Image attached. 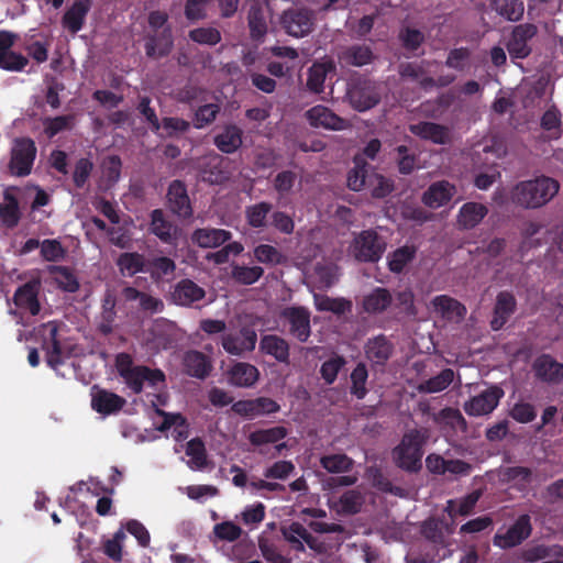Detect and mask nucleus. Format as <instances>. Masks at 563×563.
<instances>
[{
    "label": "nucleus",
    "instance_id": "obj_1",
    "mask_svg": "<svg viewBox=\"0 0 563 563\" xmlns=\"http://www.w3.org/2000/svg\"><path fill=\"white\" fill-rule=\"evenodd\" d=\"M559 187V183L550 177L522 181L514 188L512 200L526 208H539L558 194Z\"/></svg>",
    "mask_w": 563,
    "mask_h": 563
},
{
    "label": "nucleus",
    "instance_id": "obj_2",
    "mask_svg": "<svg viewBox=\"0 0 563 563\" xmlns=\"http://www.w3.org/2000/svg\"><path fill=\"white\" fill-rule=\"evenodd\" d=\"M115 367L128 386L135 393H140L144 384L158 386L165 380L162 371L150 369L145 366H134L131 356L125 353H121L117 356Z\"/></svg>",
    "mask_w": 563,
    "mask_h": 563
},
{
    "label": "nucleus",
    "instance_id": "obj_3",
    "mask_svg": "<svg viewBox=\"0 0 563 563\" xmlns=\"http://www.w3.org/2000/svg\"><path fill=\"white\" fill-rule=\"evenodd\" d=\"M429 439L427 429L412 430L406 433L400 444L394 450L396 464L409 471H415L421 465L422 445Z\"/></svg>",
    "mask_w": 563,
    "mask_h": 563
},
{
    "label": "nucleus",
    "instance_id": "obj_4",
    "mask_svg": "<svg viewBox=\"0 0 563 563\" xmlns=\"http://www.w3.org/2000/svg\"><path fill=\"white\" fill-rule=\"evenodd\" d=\"M386 247L387 243L384 238L369 229L357 233L353 238L347 253L357 262L375 263L382 258Z\"/></svg>",
    "mask_w": 563,
    "mask_h": 563
},
{
    "label": "nucleus",
    "instance_id": "obj_5",
    "mask_svg": "<svg viewBox=\"0 0 563 563\" xmlns=\"http://www.w3.org/2000/svg\"><path fill=\"white\" fill-rule=\"evenodd\" d=\"M36 155V147L31 139H18L11 151L10 170L15 176H26L31 173Z\"/></svg>",
    "mask_w": 563,
    "mask_h": 563
},
{
    "label": "nucleus",
    "instance_id": "obj_6",
    "mask_svg": "<svg viewBox=\"0 0 563 563\" xmlns=\"http://www.w3.org/2000/svg\"><path fill=\"white\" fill-rule=\"evenodd\" d=\"M503 396L504 390L500 387L490 386L466 401L463 406L464 411L474 417L488 415L497 407Z\"/></svg>",
    "mask_w": 563,
    "mask_h": 563
},
{
    "label": "nucleus",
    "instance_id": "obj_7",
    "mask_svg": "<svg viewBox=\"0 0 563 563\" xmlns=\"http://www.w3.org/2000/svg\"><path fill=\"white\" fill-rule=\"evenodd\" d=\"M280 532L284 539L296 551H305V544L310 549L322 552V545L317 539L299 522H290L280 527Z\"/></svg>",
    "mask_w": 563,
    "mask_h": 563
},
{
    "label": "nucleus",
    "instance_id": "obj_8",
    "mask_svg": "<svg viewBox=\"0 0 563 563\" xmlns=\"http://www.w3.org/2000/svg\"><path fill=\"white\" fill-rule=\"evenodd\" d=\"M531 533L530 517L520 516L516 522L505 532L498 531L494 537V544L501 549H508L520 544Z\"/></svg>",
    "mask_w": 563,
    "mask_h": 563
},
{
    "label": "nucleus",
    "instance_id": "obj_9",
    "mask_svg": "<svg viewBox=\"0 0 563 563\" xmlns=\"http://www.w3.org/2000/svg\"><path fill=\"white\" fill-rule=\"evenodd\" d=\"M305 117L309 124L316 129L341 131L349 126L346 120L340 118L332 110L321 104L307 110Z\"/></svg>",
    "mask_w": 563,
    "mask_h": 563
},
{
    "label": "nucleus",
    "instance_id": "obj_10",
    "mask_svg": "<svg viewBox=\"0 0 563 563\" xmlns=\"http://www.w3.org/2000/svg\"><path fill=\"white\" fill-rule=\"evenodd\" d=\"M456 194L455 185L448 180H439L431 184L422 194V203L430 209H439L446 206Z\"/></svg>",
    "mask_w": 563,
    "mask_h": 563
},
{
    "label": "nucleus",
    "instance_id": "obj_11",
    "mask_svg": "<svg viewBox=\"0 0 563 563\" xmlns=\"http://www.w3.org/2000/svg\"><path fill=\"white\" fill-rule=\"evenodd\" d=\"M15 41L13 33L0 32V68L10 71H20L27 65V58L14 53L11 47Z\"/></svg>",
    "mask_w": 563,
    "mask_h": 563
},
{
    "label": "nucleus",
    "instance_id": "obj_12",
    "mask_svg": "<svg viewBox=\"0 0 563 563\" xmlns=\"http://www.w3.org/2000/svg\"><path fill=\"white\" fill-rule=\"evenodd\" d=\"M257 334L254 329L243 328L239 334H225L222 338V346L229 354L241 355L255 349Z\"/></svg>",
    "mask_w": 563,
    "mask_h": 563
},
{
    "label": "nucleus",
    "instance_id": "obj_13",
    "mask_svg": "<svg viewBox=\"0 0 563 563\" xmlns=\"http://www.w3.org/2000/svg\"><path fill=\"white\" fill-rule=\"evenodd\" d=\"M124 404L125 399L114 393L101 389L97 386L91 388V407L99 413H114L119 411Z\"/></svg>",
    "mask_w": 563,
    "mask_h": 563
},
{
    "label": "nucleus",
    "instance_id": "obj_14",
    "mask_svg": "<svg viewBox=\"0 0 563 563\" xmlns=\"http://www.w3.org/2000/svg\"><path fill=\"white\" fill-rule=\"evenodd\" d=\"M58 327L55 322H48L41 329L43 336L42 347L45 351L47 364L55 368L63 361L62 349L57 340Z\"/></svg>",
    "mask_w": 563,
    "mask_h": 563
},
{
    "label": "nucleus",
    "instance_id": "obj_15",
    "mask_svg": "<svg viewBox=\"0 0 563 563\" xmlns=\"http://www.w3.org/2000/svg\"><path fill=\"white\" fill-rule=\"evenodd\" d=\"M430 305L435 314L448 321L459 322L466 313V308L461 302L446 295L434 297Z\"/></svg>",
    "mask_w": 563,
    "mask_h": 563
},
{
    "label": "nucleus",
    "instance_id": "obj_16",
    "mask_svg": "<svg viewBox=\"0 0 563 563\" xmlns=\"http://www.w3.org/2000/svg\"><path fill=\"white\" fill-rule=\"evenodd\" d=\"M283 24L287 33L295 37H302L312 30V18L305 10H289L283 16Z\"/></svg>",
    "mask_w": 563,
    "mask_h": 563
},
{
    "label": "nucleus",
    "instance_id": "obj_17",
    "mask_svg": "<svg viewBox=\"0 0 563 563\" xmlns=\"http://www.w3.org/2000/svg\"><path fill=\"white\" fill-rule=\"evenodd\" d=\"M537 29L532 24H521L515 27L511 38L507 45L508 52L512 57L523 58L530 53L528 40L533 37Z\"/></svg>",
    "mask_w": 563,
    "mask_h": 563
},
{
    "label": "nucleus",
    "instance_id": "obj_18",
    "mask_svg": "<svg viewBox=\"0 0 563 563\" xmlns=\"http://www.w3.org/2000/svg\"><path fill=\"white\" fill-rule=\"evenodd\" d=\"M410 131L424 140H429L434 144H448L451 142L452 135L448 126L433 122H420L410 125Z\"/></svg>",
    "mask_w": 563,
    "mask_h": 563
},
{
    "label": "nucleus",
    "instance_id": "obj_19",
    "mask_svg": "<svg viewBox=\"0 0 563 563\" xmlns=\"http://www.w3.org/2000/svg\"><path fill=\"white\" fill-rule=\"evenodd\" d=\"M349 98L354 109L357 111H366L378 102L379 95L374 85L365 84L350 89Z\"/></svg>",
    "mask_w": 563,
    "mask_h": 563
},
{
    "label": "nucleus",
    "instance_id": "obj_20",
    "mask_svg": "<svg viewBox=\"0 0 563 563\" xmlns=\"http://www.w3.org/2000/svg\"><path fill=\"white\" fill-rule=\"evenodd\" d=\"M486 206L478 202L464 203L457 213L456 223L461 229H473L487 216Z\"/></svg>",
    "mask_w": 563,
    "mask_h": 563
},
{
    "label": "nucleus",
    "instance_id": "obj_21",
    "mask_svg": "<svg viewBox=\"0 0 563 563\" xmlns=\"http://www.w3.org/2000/svg\"><path fill=\"white\" fill-rule=\"evenodd\" d=\"M260 377L258 369L249 363H236L228 372V380L238 387H251Z\"/></svg>",
    "mask_w": 563,
    "mask_h": 563
},
{
    "label": "nucleus",
    "instance_id": "obj_22",
    "mask_svg": "<svg viewBox=\"0 0 563 563\" xmlns=\"http://www.w3.org/2000/svg\"><path fill=\"white\" fill-rule=\"evenodd\" d=\"M284 316L290 322L291 333L301 342H305L310 335L309 313L303 308H288Z\"/></svg>",
    "mask_w": 563,
    "mask_h": 563
},
{
    "label": "nucleus",
    "instance_id": "obj_23",
    "mask_svg": "<svg viewBox=\"0 0 563 563\" xmlns=\"http://www.w3.org/2000/svg\"><path fill=\"white\" fill-rule=\"evenodd\" d=\"M203 297L205 290L189 279L179 282L172 292L173 301L180 306H189Z\"/></svg>",
    "mask_w": 563,
    "mask_h": 563
},
{
    "label": "nucleus",
    "instance_id": "obj_24",
    "mask_svg": "<svg viewBox=\"0 0 563 563\" xmlns=\"http://www.w3.org/2000/svg\"><path fill=\"white\" fill-rule=\"evenodd\" d=\"M533 369L538 378L544 382L563 379V364L549 355H542L534 361Z\"/></svg>",
    "mask_w": 563,
    "mask_h": 563
},
{
    "label": "nucleus",
    "instance_id": "obj_25",
    "mask_svg": "<svg viewBox=\"0 0 563 563\" xmlns=\"http://www.w3.org/2000/svg\"><path fill=\"white\" fill-rule=\"evenodd\" d=\"M90 8V0H77L63 16V26L71 33H77L84 25Z\"/></svg>",
    "mask_w": 563,
    "mask_h": 563
},
{
    "label": "nucleus",
    "instance_id": "obj_26",
    "mask_svg": "<svg viewBox=\"0 0 563 563\" xmlns=\"http://www.w3.org/2000/svg\"><path fill=\"white\" fill-rule=\"evenodd\" d=\"M38 283L30 282L20 287L14 295V303L22 309L30 311L33 316L40 312L37 300Z\"/></svg>",
    "mask_w": 563,
    "mask_h": 563
},
{
    "label": "nucleus",
    "instance_id": "obj_27",
    "mask_svg": "<svg viewBox=\"0 0 563 563\" xmlns=\"http://www.w3.org/2000/svg\"><path fill=\"white\" fill-rule=\"evenodd\" d=\"M167 197L169 207L173 212L184 218L191 214L189 198L186 194L184 185L180 181H174L170 184Z\"/></svg>",
    "mask_w": 563,
    "mask_h": 563
},
{
    "label": "nucleus",
    "instance_id": "obj_28",
    "mask_svg": "<svg viewBox=\"0 0 563 563\" xmlns=\"http://www.w3.org/2000/svg\"><path fill=\"white\" fill-rule=\"evenodd\" d=\"M434 421L448 435L464 431L466 428L465 419L459 409L444 408L434 416Z\"/></svg>",
    "mask_w": 563,
    "mask_h": 563
},
{
    "label": "nucleus",
    "instance_id": "obj_29",
    "mask_svg": "<svg viewBox=\"0 0 563 563\" xmlns=\"http://www.w3.org/2000/svg\"><path fill=\"white\" fill-rule=\"evenodd\" d=\"M391 344L383 335L369 339L365 345L366 357L375 364H384L391 355Z\"/></svg>",
    "mask_w": 563,
    "mask_h": 563
},
{
    "label": "nucleus",
    "instance_id": "obj_30",
    "mask_svg": "<svg viewBox=\"0 0 563 563\" xmlns=\"http://www.w3.org/2000/svg\"><path fill=\"white\" fill-rule=\"evenodd\" d=\"M231 233L223 229H199L195 231L192 240L201 247H217L229 241Z\"/></svg>",
    "mask_w": 563,
    "mask_h": 563
},
{
    "label": "nucleus",
    "instance_id": "obj_31",
    "mask_svg": "<svg viewBox=\"0 0 563 563\" xmlns=\"http://www.w3.org/2000/svg\"><path fill=\"white\" fill-rule=\"evenodd\" d=\"M156 412L164 418L159 430L169 431L170 437L177 441L187 439L189 434L188 424L180 415H168L159 409H156Z\"/></svg>",
    "mask_w": 563,
    "mask_h": 563
},
{
    "label": "nucleus",
    "instance_id": "obj_32",
    "mask_svg": "<svg viewBox=\"0 0 563 563\" xmlns=\"http://www.w3.org/2000/svg\"><path fill=\"white\" fill-rule=\"evenodd\" d=\"M173 46L172 30L164 27L157 35L147 38L145 48L146 54L151 57H161L169 53Z\"/></svg>",
    "mask_w": 563,
    "mask_h": 563
},
{
    "label": "nucleus",
    "instance_id": "obj_33",
    "mask_svg": "<svg viewBox=\"0 0 563 563\" xmlns=\"http://www.w3.org/2000/svg\"><path fill=\"white\" fill-rule=\"evenodd\" d=\"M515 298L509 292H500L497 297L492 328L499 330L515 310Z\"/></svg>",
    "mask_w": 563,
    "mask_h": 563
},
{
    "label": "nucleus",
    "instance_id": "obj_34",
    "mask_svg": "<svg viewBox=\"0 0 563 563\" xmlns=\"http://www.w3.org/2000/svg\"><path fill=\"white\" fill-rule=\"evenodd\" d=\"M184 365L189 375L198 378L206 377L211 369V363L208 357L198 351H190L186 353L184 357Z\"/></svg>",
    "mask_w": 563,
    "mask_h": 563
},
{
    "label": "nucleus",
    "instance_id": "obj_35",
    "mask_svg": "<svg viewBox=\"0 0 563 563\" xmlns=\"http://www.w3.org/2000/svg\"><path fill=\"white\" fill-rule=\"evenodd\" d=\"M214 144L223 153H233L242 144V131L235 125H229L214 137Z\"/></svg>",
    "mask_w": 563,
    "mask_h": 563
},
{
    "label": "nucleus",
    "instance_id": "obj_36",
    "mask_svg": "<svg viewBox=\"0 0 563 563\" xmlns=\"http://www.w3.org/2000/svg\"><path fill=\"white\" fill-rule=\"evenodd\" d=\"M261 350L274 356L277 361L287 363L289 358L288 343L277 335H265L260 343Z\"/></svg>",
    "mask_w": 563,
    "mask_h": 563
},
{
    "label": "nucleus",
    "instance_id": "obj_37",
    "mask_svg": "<svg viewBox=\"0 0 563 563\" xmlns=\"http://www.w3.org/2000/svg\"><path fill=\"white\" fill-rule=\"evenodd\" d=\"M455 374L451 368L443 369L437 376H433L427 380L421 382L417 385V390L424 394L440 393L446 389L454 380Z\"/></svg>",
    "mask_w": 563,
    "mask_h": 563
},
{
    "label": "nucleus",
    "instance_id": "obj_38",
    "mask_svg": "<svg viewBox=\"0 0 563 563\" xmlns=\"http://www.w3.org/2000/svg\"><path fill=\"white\" fill-rule=\"evenodd\" d=\"M334 70L331 60H323L313 64L308 74L307 86L313 92H321L327 76Z\"/></svg>",
    "mask_w": 563,
    "mask_h": 563
},
{
    "label": "nucleus",
    "instance_id": "obj_39",
    "mask_svg": "<svg viewBox=\"0 0 563 563\" xmlns=\"http://www.w3.org/2000/svg\"><path fill=\"white\" fill-rule=\"evenodd\" d=\"M288 431L284 427H273L269 429H260L250 433L249 440L255 446L275 444L286 438Z\"/></svg>",
    "mask_w": 563,
    "mask_h": 563
},
{
    "label": "nucleus",
    "instance_id": "obj_40",
    "mask_svg": "<svg viewBox=\"0 0 563 563\" xmlns=\"http://www.w3.org/2000/svg\"><path fill=\"white\" fill-rule=\"evenodd\" d=\"M391 296L387 289L376 288L363 299V308L368 313H379L389 307Z\"/></svg>",
    "mask_w": 563,
    "mask_h": 563
},
{
    "label": "nucleus",
    "instance_id": "obj_41",
    "mask_svg": "<svg viewBox=\"0 0 563 563\" xmlns=\"http://www.w3.org/2000/svg\"><path fill=\"white\" fill-rule=\"evenodd\" d=\"M481 497V492L475 490L460 500H449L445 507L449 516H467L474 509L476 503Z\"/></svg>",
    "mask_w": 563,
    "mask_h": 563
},
{
    "label": "nucleus",
    "instance_id": "obj_42",
    "mask_svg": "<svg viewBox=\"0 0 563 563\" xmlns=\"http://www.w3.org/2000/svg\"><path fill=\"white\" fill-rule=\"evenodd\" d=\"M499 476L501 482L525 489L530 483L531 472L527 467L515 466L501 470Z\"/></svg>",
    "mask_w": 563,
    "mask_h": 563
},
{
    "label": "nucleus",
    "instance_id": "obj_43",
    "mask_svg": "<svg viewBox=\"0 0 563 563\" xmlns=\"http://www.w3.org/2000/svg\"><path fill=\"white\" fill-rule=\"evenodd\" d=\"M0 220L8 228H13L20 220L19 203L16 199L7 190L3 202L0 203Z\"/></svg>",
    "mask_w": 563,
    "mask_h": 563
},
{
    "label": "nucleus",
    "instance_id": "obj_44",
    "mask_svg": "<svg viewBox=\"0 0 563 563\" xmlns=\"http://www.w3.org/2000/svg\"><path fill=\"white\" fill-rule=\"evenodd\" d=\"M266 4L260 1L251 5L249 13V24L251 33L255 37H260L266 32Z\"/></svg>",
    "mask_w": 563,
    "mask_h": 563
},
{
    "label": "nucleus",
    "instance_id": "obj_45",
    "mask_svg": "<svg viewBox=\"0 0 563 563\" xmlns=\"http://www.w3.org/2000/svg\"><path fill=\"white\" fill-rule=\"evenodd\" d=\"M49 274L52 275L55 284L65 291L74 292L79 288L77 277L66 267L52 266L49 268Z\"/></svg>",
    "mask_w": 563,
    "mask_h": 563
},
{
    "label": "nucleus",
    "instance_id": "obj_46",
    "mask_svg": "<svg viewBox=\"0 0 563 563\" xmlns=\"http://www.w3.org/2000/svg\"><path fill=\"white\" fill-rule=\"evenodd\" d=\"M120 272L123 275L133 276L139 272L146 271L147 263L143 256L137 253H124L117 262Z\"/></svg>",
    "mask_w": 563,
    "mask_h": 563
},
{
    "label": "nucleus",
    "instance_id": "obj_47",
    "mask_svg": "<svg viewBox=\"0 0 563 563\" xmlns=\"http://www.w3.org/2000/svg\"><path fill=\"white\" fill-rule=\"evenodd\" d=\"M186 454L189 457L188 466L192 470H201L207 464L205 444L199 439L190 440L186 445Z\"/></svg>",
    "mask_w": 563,
    "mask_h": 563
},
{
    "label": "nucleus",
    "instance_id": "obj_48",
    "mask_svg": "<svg viewBox=\"0 0 563 563\" xmlns=\"http://www.w3.org/2000/svg\"><path fill=\"white\" fill-rule=\"evenodd\" d=\"M493 7L498 14L509 21H518L525 11L521 0H494Z\"/></svg>",
    "mask_w": 563,
    "mask_h": 563
},
{
    "label": "nucleus",
    "instance_id": "obj_49",
    "mask_svg": "<svg viewBox=\"0 0 563 563\" xmlns=\"http://www.w3.org/2000/svg\"><path fill=\"white\" fill-rule=\"evenodd\" d=\"M416 255V247L405 245L394 251L388 257L389 269L394 273H400Z\"/></svg>",
    "mask_w": 563,
    "mask_h": 563
},
{
    "label": "nucleus",
    "instance_id": "obj_50",
    "mask_svg": "<svg viewBox=\"0 0 563 563\" xmlns=\"http://www.w3.org/2000/svg\"><path fill=\"white\" fill-rule=\"evenodd\" d=\"M224 159L220 156H210L208 159L209 169L202 170V179L210 184H221L228 179V173L222 167Z\"/></svg>",
    "mask_w": 563,
    "mask_h": 563
},
{
    "label": "nucleus",
    "instance_id": "obj_51",
    "mask_svg": "<svg viewBox=\"0 0 563 563\" xmlns=\"http://www.w3.org/2000/svg\"><path fill=\"white\" fill-rule=\"evenodd\" d=\"M314 303L318 310L332 311L341 314L351 310V302L343 298H330L323 295H314Z\"/></svg>",
    "mask_w": 563,
    "mask_h": 563
},
{
    "label": "nucleus",
    "instance_id": "obj_52",
    "mask_svg": "<svg viewBox=\"0 0 563 563\" xmlns=\"http://www.w3.org/2000/svg\"><path fill=\"white\" fill-rule=\"evenodd\" d=\"M121 161L118 156L106 157L101 165V180L106 188L112 186L120 176Z\"/></svg>",
    "mask_w": 563,
    "mask_h": 563
},
{
    "label": "nucleus",
    "instance_id": "obj_53",
    "mask_svg": "<svg viewBox=\"0 0 563 563\" xmlns=\"http://www.w3.org/2000/svg\"><path fill=\"white\" fill-rule=\"evenodd\" d=\"M368 177L366 165L363 163L361 156L355 157V167L350 172L347 176V186L355 191H358L368 184Z\"/></svg>",
    "mask_w": 563,
    "mask_h": 563
},
{
    "label": "nucleus",
    "instance_id": "obj_54",
    "mask_svg": "<svg viewBox=\"0 0 563 563\" xmlns=\"http://www.w3.org/2000/svg\"><path fill=\"white\" fill-rule=\"evenodd\" d=\"M311 282L319 288H328L338 279V267L334 265L317 266L310 275Z\"/></svg>",
    "mask_w": 563,
    "mask_h": 563
},
{
    "label": "nucleus",
    "instance_id": "obj_55",
    "mask_svg": "<svg viewBox=\"0 0 563 563\" xmlns=\"http://www.w3.org/2000/svg\"><path fill=\"white\" fill-rule=\"evenodd\" d=\"M373 58L371 49L366 46H353L345 51L341 59L349 65L363 66L368 64Z\"/></svg>",
    "mask_w": 563,
    "mask_h": 563
},
{
    "label": "nucleus",
    "instance_id": "obj_56",
    "mask_svg": "<svg viewBox=\"0 0 563 563\" xmlns=\"http://www.w3.org/2000/svg\"><path fill=\"white\" fill-rule=\"evenodd\" d=\"M181 492L186 494L188 498L198 503H203L219 495L218 487L213 485H189L181 488Z\"/></svg>",
    "mask_w": 563,
    "mask_h": 563
},
{
    "label": "nucleus",
    "instance_id": "obj_57",
    "mask_svg": "<svg viewBox=\"0 0 563 563\" xmlns=\"http://www.w3.org/2000/svg\"><path fill=\"white\" fill-rule=\"evenodd\" d=\"M175 263L167 257H156L147 262L146 272L151 273L154 278H163L173 275Z\"/></svg>",
    "mask_w": 563,
    "mask_h": 563
},
{
    "label": "nucleus",
    "instance_id": "obj_58",
    "mask_svg": "<svg viewBox=\"0 0 563 563\" xmlns=\"http://www.w3.org/2000/svg\"><path fill=\"white\" fill-rule=\"evenodd\" d=\"M321 465L330 473H343L352 466V460L344 454L327 455L321 459Z\"/></svg>",
    "mask_w": 563,
    "mask_h": 563
},
{
    "label": "nucleus",
    "instance_id": "obj_59",
    "mask_svg": "<svg viewBox=\"0 0 563 563\" xmlns=\"http://www.w3.org/2000/svg\"><path fill=\"white\" fill-rule=\"evenodd\" d=\"M213 534L218 540L234 542L241 537L242 529L232 521H223L213 527Z\"/></svg>",
    "mask_w": 563,
    "mask_h": 563
},
{
    "label": "nucleus",
    "instance_id": "obj_60",
    "mask_svg": "<svg viewBox=\"0 0 563 563\" xmlns=\"http://www.w3.org/2000/svg\"><path fill=\"white\" fill-rule=\"evenodd\" d=\"M152 231L163 241H169L174 234V229L165 221L161 210H154L152 213Z\"/></svg>",
    "mask_w": 563,
    "mask_h": 563
},
{
    "label": "nucleus",
    "instance_id": "obj_61",
    "mask_svg": "<svg viewBox=\"0 0 563 563\" xmlns=\"http://www.w3.org/2000/svg\"><path fill=\"white\" fill-rule=\"evenodd\" d=\"M362 503L360 493L349 490L340 498L336 510L341 514H355L360 510Z\"/></svg>",
    "mask_w": 563,
    "mask_h": 563
},
{
    "label": "nucleus",
    "instance_id": "obj_62",
    "mask_svg": "<svg viewBox=\"0 0 563 563\" xmlns=\"http://www.w3.org/2000/svg\"><path fill=\"white\" fill-rule=\"evenodd\" d=\"M271 211V206L266 202H261L251 206L246 210V218L250 225L254 228H262L265 225L266 217Z\"/></svg>",
    "mask_w": 563,
    "mask_h": 563
},
{
    "label": "nucleus",
    "instance_id": "obj_63",
    "mask_svg": "<svg viewBox=\"0 0 563 563\" xmlns=\"http://www.w3.org/2000/svg\"><path fill=\"white\" fill-rule=\"evenodd\" d=\"M189 37L199 44L216 45L221 41L220 32L214 27H199L189 32Z\"/></svg>",
    "mask_w": 563,
    "mask_h": 563
},
{
    "label": "nucleus",
    "instance_id": "obj_64",
    "mask_svg": "<svg viewBox=\"0 0 563 563\" xmlns=\"http://www.w3.org/2000/svg\"><path fill=\"white\" fill-rule=\"evenodd\" d=\"M262 275L263 269L260 266H234L232 271L233 278L245 285L257 282Z\"/></svg>",
    "mask_w": 563,
    "mask_h": 563
}]
</instances>
